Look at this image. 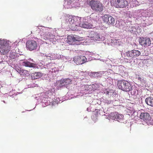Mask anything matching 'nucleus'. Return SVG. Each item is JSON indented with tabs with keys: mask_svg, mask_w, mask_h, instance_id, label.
Returning <instances> with one entry per match:
<instances>
[{
	"mask_svg": "<svg viewBox=\"0 0 153 153\" xmlns=\"http://www.w3.org/2000/svg\"><path fill=\"white\" fill-rule=\"evenodd\" d=\"M22 65L25 67L34 68L36 67V64L34 63H31L29 61H25L22 62Z\"/></svg>",
	"mask_w": 153,
	"mask_h": 153,
	"instance_id": "a211bd4d",
	"label": "nucleus"
},
{
	"mask_svg": "<svg viewBox=\"0 0 153 153\" xmlns=\"http://www.w3.org/2000/svg\"><path fill=\"white\" fill-rule=\"evenodd\" d=\"M27 48L30 51L36 50L37 47V42L33 39H30L26 43Z\"/></svg>",
	"mask_w": 153,
	"mask_h": 153,
	"instance_id": "39448f33",
	"label": "nucleus"
},
{
	"mask_svg": "<svg viewBox=\"0 0 153 153\" xmlns=\"http://www.w3.org/2000/svg\"><path fill=\"white\" fill-rule=\"evenodd\" d=\"M73 60L77 65H80L86 62L87 59L85 56H76L74 58Z\"/></svg>",
	"mask_w": 153,
	"mask_h": 153,
	"instance_id": "6e6552de",
	"label": "nucleus"
},
{
	"mask_svg": "<svg viewBox=\"0 0 153 153\" xmlns=\"http://www.w3.org/2000/svg\"><path fill=\"white\" fill-rule=\"evenodd\" d=\"M89 36L91 39L94 41H99L102 38V36L99 33L94 31L90 32Z\"/></svg>",
	"mask_w": 153,
	"mask_h": 153,
	"instance_id": "9d476101",
	"label": "nucleus"
},
{
	"mask_svg": "<svg viewBox=\"0 0 153 153\" xmlns=\"http://www.w3.org/2000/svg\"><path fill=\"white\" fill-rule=\"evenodd\" d=\"M131 4H132L133 7H137L139 4V2L136 0H133L131 1Z\"/></svg>",
	"mask_w": 153,
	"mask_h": 153,
	"instance_id": "5701e85b",
	"label": "nucleus"
},
{
	"mask_svg": "<svg viewBox=\"0 0 153 153\" xmlns=\"http://www.w3.org/2000/svg\"><path fill=\"white\" fill-rule=\"evenodd\" d=\"M126 80H119L117 81V85L118 88L124 91V84Z\"/></svg>",
	"mask_w": 153,
	"mask_h": 153,
	"instance_id": "dca6fc26",
	"label": "nucleus"
},
{
	"mask_svg": "<svg viewBox=\"0 0 153 153\" xmlns=\"http://www.w3.org/2000/svg\"><path fill=\"white\" fill-rule=\"evenodd\" d=\"M140 118L143 120L146 121L149 120L151 118L149 114L148 113H141L140 116Z\"/></svg>",
	"mask_w": 153,
	"mask_h": 153,
	"instance_id": "f8f14e48",
	"label": "nucleus"
},
{
	"mask_svg": "<svg viewBox=\"0 0 153 153\" xmlns=\"http://www.w3.org/2000/svg\"><path fill=\"white\" fill-rule=\"evenodd\" d=\"M113 117L114 119L120 120L123 119V116L122 114H118L117 112H115L113 113Z\"/></svg>",
	"mask_w": 153,
	"mask_h": 153,
	"instance_id": "aec40b11",
	"label": "nucleus"
},
{
	"mask_svg": "<svg viewBox=\"0 0 153 153\" xmlns=\"http://www.w3.org/2000/svg\"><path fill=\"white\" fill-rule=\"evenodd\" d=\"M79 24L80 25L78 26H80L84 28L90 29L92 28L93 27V25L87 22H80Z\"/></svg>",
	"mask_w": 153,
	"mask_h": 153,
	"instance_id": "ddd939ff",
	"label": "nucleus"
},
{
	"mask_svg": "<svg viewBox=\"0 0 153 153\" xmlns=\"http://www.w3.org/2000/svg\"><path fill=\"white\" fill-rule=\"evenodd\" d=\"M56 85L59 87H62L65 85V81L64 79H62L59 81L56 82Z\"/></svg>",
	"mask_w": 153,
	"mask_h": 153,
	"instance_id": "4be33fe9",
	"label": "nucleus"
},
{
	"mask_svg": "<svg viewBox=\"0 0 153 153\" xmlns=\"http://www.w3.org/2000/svg\"><path fill=\"white\" fill-rule=\"evenodd\" d=\"M141 54L140 52L138 50H133L126 52V55L129 59L136 58Z\"/></svg>",
	"mask_w": 153,
	"mask_h": 153,
	"instance_id": "0eeeda50",
	"label": "nucleus"
},
{
	"mask_svg": "<svg viewBox=\"0 0 153 153\" xmlns=\"http://www.w3.org/2000/svg\"><path fill=\"white\" fill-rule=\"evenodd\" d=\"M124 86V91H129L132 89V87L131 84L127 81H125Z\"/></svg>",
	"mask_w": 153,
	"mask_h": 153,
	"instance_id": "2eb2a0df",
	"label": "nucleus"
},
{
	"mask_svg": "<svg viewBox=\"0 0 153 153\" xmlns=\"http://www.w3.org/2000/svg\"><path fill=\"white\" fill-rule=\"evenodd\" d=\"M103 22L109 25H113L114 23V18L111 16L105 14L102 16Z\"/></svg>",
	"mask_w": 153,
	"mask_h": 153,
	"instance_id": "423d86ee",
	"label": "nucleus"
},
{
	"mask_svg": "<svg viewBox=\"0 0 153 153\" xmlns=\"http://www.w3.org/2000/svg\"><path fill=\"white\" fill-rule=\"evenodd\" d=\"M74 0H68L67 4L68 5H70L71 4L72 2H73Z\"/></svg>",
	"mask_w": 153,
	"mask_h": 153,
	"instance_id": "bb28decb",
	"label": "nucleus"
},
{
	"mask_svg": "<svg viewBox=\"0 0 153 153\" xmlns=\"http://www.w3.org/2000/svg\"><path fill=\"white\" fill-rule=\"evenodd\" d=\"M3 102L4 103H6V102H5V101L4 100L3 101Z\"/></svg>",
	"mask_w": 153,
	"mask_h": 153,
	"instance_id": "7c9ffc66",
	"label": "nucleus"
},
{
	"mask_svg": "<svg viewBox=\"0 0 153 153\" xmlns=\"http://www.w3.org/2000/svg\"><path fill=\"white\" fill-rule=\"evenodd\" d=\"M50 35L48 33H45L42 36V38L45 40H48L50 39Z\"/></svg>",
	"mask_w": 153,
	"mask_h": 153,
	"instance_id": "b1692460",
	"label": "nucleus"
},
{
	"mask_svg": "<svg viewBox=\"0 0 153 153\" xmlns=\"http://www.w3.org/2000/svg\"><path fill=\"white\" fill-rule=\"evenodd\" d=\"M16 70L21 76H27L29 74L28 71L22 69L19 67L16 68Z\"/></svg>",
	"mask_w": 153,
	"mask_h": 153,
	"instance_id": "4468645a",
	"label": "nucleus"
},
{
	"mask_svg": "<svg viewBox=\"0 0 153 153\" xmlns=\"http://www.w3.org/2000/svg\"><path fill=\"white\" fill-rule=\"evenodd\" d=\"M106 2H107V4H108V3H109V1H106Z\"/></svg>",
	"mask_w": 153,
	"mask_h": 153,
	"instance_id": "c85d7f7f",
	"label": "nucleus"
},
{
	"mask_svg": "<svg viewBox=\"0 0 153 153\" xmlns=\"http://www.w3.org/2000/svg\"><path fill=\"white\" fill-rule=\"evenodd\" d=\"M109 92L108 91H107V92H106V94H109Z\"/></svg>",
	"mask_w": 153,
	"mask_h": 153,
	"instance_id": "c756f323",
	"label": "nucleus"
},
{
	"mask_svg": "<svg viewBox=\"0 0 153 153\" xmlns=\"http://www.w3.org/2000/svg\"><path fill=\"white\" fill-rule=\"evenodd\" d=\"M67 19L71 25V28L73 30H76V27L80 25L81 18L75 16H70L68 17Z\"/></svg>",
	"mask_w": 153,
	"mask_h": 153,
	"instance_id": "f03ea898",
	"label": "nucleus"
},
{
	"mask_svg": "<svg viewBox=\"0 0 153 153\" xmlns=\"http://www.w3.org/2000/svg\"><path fill=\"white\" fill-rule=\"evenodd\" d=\"M111 102V101H108L107 102V103L108 104L110 103Z\"/></svg>",
	"mask_w": 153,
	"mask_h": 153,
	"instance_id": "cd10ccee",
	"label": "nucleus"
},
{
	"mask_svg": "<svg viewBox=\"0 0 153 153\" xmlns=\"http://www.w3.org/2000/svg\"><path fill=\"white\" fill-rule=\"evenodd\" d=\"M88 4L94 11L100 13L104 9L102 4L100 1L97 0H91L89 1Z\"/></svg>",
	"mask_w": 153,
	"mask_h": 153,
	"instance_id": "f257e3e1",
	"label": "nucleus"
},
{
	"mask_svg": "<svg viewBox=\"0 0 153 153\" xmlns=\"http://www.w3.org/2000/svg\"><path fill=\"white\" fill-rule=\"evenodd\" d=\"M145 102L148 105L153 107V97H149L146 98Z\"/></svg>",
	"mask_w": 153,
	"mask_h": 153,
	"instance_id": "6ab92c4d",
	"label": "nucleus"
},
{
	"mask_svg": "<svg viewBox=\"0 0 153 153\" xmlns=\"http://www.w3.org/2000/svg\"><path fill=\"white\" fill-rule=\"evenodd\" d=\"M31 77L32 79H39L42 76V74L40 72H34L31 74Z\"/></svg>",
	"mask_w": 153,
	"mask_h": 153,
	"instance_id": "f3484780",
	"label": "nucleus"
},
{
	"mask_svg": "<svg viewBox=\"0 0 153 153\" xmlns=\"http://www.w3.org/2000/svg\"><path fill=\"white\" fill-rule=\"evenodd\" d=\"M137 78V79L138 81L143 85H144L146 82V79L143 77L138 75Z\"/></svg>",
	"mask_w": 153,
	"mask_h": 153,
	"instance_id": "412c9836",
	"label": "nucleus"
},
{
	"mask_svg": "<svg viewBox=\"0 0 153 153\" xmlns=\"http://www.w3.org/2000/svg\"><path fill=\"white\" fill-rule=\"evenodd\" d=\"M139 43L141 45L144 47L149 46L151 44V41L148 38H140Z\"/></svg>",
	"mask_w": 153,
	"mask_h": 153,
	"instance_id": "9b49d317",
	"label": "nucleus"
},
{
	"mask_svg": "<svg viewBox=\"0 0 153 153\" xmlns=\"http://www.w3.org/2000/svg\"><path fill=\"white\" fill-rule=\"evenodd\" d=\"M67 42L69 44L72 45L74 44V42L79 41V37L76 35H68L67 37Z\"/></svg>",
	"mask_w": 153,
	"mask_h": 153,
	"instance_id": "1a4fd4ad",
	"label": "nucleus"
},
{
	"mask_svg": "<svg viewBox=\"0 0 153 153\" xmlns=\"http://www.w3.org/2000/svg\"><path fill=\"white\" fill-rule=\"evenodd\" d=\"M65 85L70 84L71 82V80L69 78L65 79Z\"/></svg>",
	"mask_w": 153,
	"mask_h": 153,
	"instance_id": "393cba45",
	"label": "nucleus"
},
{
	"mask_svg": "<svg viewBox=\"0 0 153 153\" xmlns=\"http://www.w3.org/2000/svg\"><path fill=\"white\" fill-rule=\"evenodd\" d=\"M112 2L117 8L126 7L128 5V2L126 0H113Z\"/></svg>",
	"mask_w": 153,
	"mask_h": 153,
	"instance_id": "20e7f679",
	"label": "nucleus"
},
{
	"mask_svg": "<svg viewBox=\"0 0 153 153\" xmlns=\"http://www.w3.org/2000/svg\"><path fill=\"white\" fill-rule=\"evenodd\" d=\"M43 55L44 56H45L46 58L48 59H51L52 58L51 56H52V55L50 54H48L47 55H46V54H44Z\"/></svg>",
	"mask_w": 153,
	"mask_h": 153,
	"instance_id": "a878e982",
	"label": "nucleus"
},
{
	"mask_svg": "<svg viewBox=\"0 0 153 153\" xmlns=\"http://www.w3.org/2000/svg\"><path fill=\"white\" fill-rule=\"evenodd\" d=\"M11 50V47L9 43L4 40H0V52L1 55L8 53Z\"/></svg>",
	"mask_w": 153,
	"mask_h": 153,
	"instance_id": "7ed1b4c3",
	"label": "nucleus"
}]
</instances>
